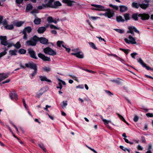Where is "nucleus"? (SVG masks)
Returning a JSON list of instances; mask_svg holds the SVG:
<instances>
[{"label":"nucleus","instance_id":"44","mask_svg":"<svg viewBox=\"0 0 153 153\" xmlns=\"http://www.w3.org/2000/svg\"><path fill=\"white\" fill-rule=\"evenodd\" d=\"M43 69L44 71L48 72L51 71V68L49 67H45L43 68Z\"/></svg>","mask_w":153,"mask_h":153},{"label":"nucleus","instance_id":"36","mask_svg":"<svg viewBox=\"0 0 153 153\" xmlns=\"http://www.w3.org/2000/svg\"><path fill=\"white\" fill-rule=\"evenodd\" d=\"M122 79H120V80H117V79L112 80H111V82H115L116 83H117V84H120L121 83V81H122Z\"/></svg>","mask_w":153,"mask_h":153},{"label":"nucleus","instance_id":"39","mask_svg":"<svg viewBox=\"0 0 153 153\" xmlns=\"http://www.w3.org/2000/svg\"><path fill=\"white\" fill-rule=\"evenodd\" d=\"M132 18L134 20L137 21L138 20L137 14H134L132 15Z\"/></svg>","mask_w":153,"mask_h":153},{"label":"nucleus","instance_id":"42","mask_svg":"<svg viewBox=\"0 0 153 153\" xmlns=\"http://www.w3.org/2000/svg\"><path fill=\"white\" fill-rule=\"evenodd\" d=\"M50 26L51 29H54L57 30H59L60 29L59 28L57 27L52 24Z\"/></svg>","mask_w":153,"mask_h":153},{"label":"nucleus","instance_id":"31","mask_svg":"<svg viewBox=\"0 0 153 153\" xmlns=\"http://www.w3.org/2000/svg\"><path fill=\"white\" fill-rule=\"evenodd\" d=\"M132 6L134 8L137 9L140 7V4L136 2H133L132 3Z\"/></svg>","mask_w":153,"mask_h":153},{"label":"nucleus","instance_id":"5","mask_svg":"<svg viewBox=\"0 0 153 153\" xmlns=\"http://www.w3.org/2000/svg\"><path fill=\"white\" fill-rule=\"evenodd\" d=\"M106 11L107 12L102 15L105 16L109 18H111L114 15V12L113 11H111L110 9L108 8L106 9Z\"/></svg>","mask_w":153,"mask_h":153},{"label":"nucleus","instance_id":"63","mask_svg":"<svg viewBox=\"0 0 153 153\" xmlns=\"http://www.w3.org/2000/svg\"><path fill=\"white\" fill-rule=\"evenodd\" d=\"M120 149L123 150L124 151H126V149H127V148H124L123 146H120Z\"/></svg>","mask_w":153,"mask_h":153},{"label":"nucleus","instance_id":"61","mask_svg":"<svg viewBox=\"0 0 153 153\" xmlns=\"http://www.w3.org/2000/svg\"><path fill=\"white\" fill-rule=\"evenodd\" d=\"M51 33L52 34H54V35H56L57 34V32L56 31L54 30H52L51 31Z\"/></svg>","mask_w":153,"mask_h":153},{"label":"nucleus","instance_id":"52","mask_svg":"<svg viewBox=\"0 0 153 153\" xmlns=\"http://www.w3.org/2000/svg\"><path fill=\"white\" fill-rule=\"evenodd\" d=\"M89 18L90 19H91L92 20H96L99 18V17L97 16H89Z\"/></svg>","mask_w":153,"mask_h":153},{"label":"nucleus","instance_id":"40","mask_svg":"<svg viewBox=\"0 0 153 153\" xmlns=\"http://www.w3.org/2000/svg\"><path fill=\"white\" fill-rule=\"evenodd\" d=\"M90 46L93 49L97 50V48L96 47L95 45L92 42H90L89 43Z\"/></svg>","mask_w":153,"mask_h":153},{"label":"nucleus","instance_id":"16","mask_svg":"<svg viewBox=\"0 0 153 153\" xmlns=\"http://www.w3.org/2000/svg\"><path fill=\"white\" fill-rule=\"evenodd\" d=\"M24 21H19L14 22H13V25L17 27H20L25 23Z\"/></svg>","mask_w":153,"mask_h":153},{"label":"nucleus","instance_id":"49","mask_svg":"<svg viewBox=\"0 0 153 153\" xmlns=\"http://www.w3.org/2000/svg\"><path fill=\"white\" fill-rule=\"evenodd\" d=\"M139 120V117L137 115H135L133 118V120L135 122H137Z\"/></svg>","mask_w":153,"mask_h":153},{"label":"nucleus","instance_id":"64","mask_svg":"<svg viewBox=\"0 0 153 153\" xmlns=\"http://www.w3.org/2000/svg\"><path fill=\"white\" fill-rule=\"evenodd\" d=\"M137 149L139 150H143V148L140 145H138L137 146Z\"/></svg>","mask_w":153,"mask_h":153},{"label":"nucleus","instance_id":"38","mask_svg":"<svg viewBox=\"0 0 153 153\" xmlns=\"http://www.w3.org/2000/svg\"><path fill=\"white\" fill-rule=\"evenodd\" d=\"M5 50L4 51L0 53V57H1L5 55L7 53V52L6 51L8 50V49H7L6 48H5Z\"/></svg>","mask_w":153,"mask_h":153},{"label":"nucleus","instance_id":"29","mask_svg":"<svg viewBox=\"0 0 153 153\" xmlns=\"http://www.w3.org/2000/svg\"><path fill=\"white\" fill-rule=\"evenodd\" d=\"M134 27L133 26L128 27V30L127 31V33H131V34H134V33L133 31V30H134L133 27Z\"/></svg>","mask_w":153,"mask_h":153},{"label":"nucleus","instance_id":"53","mask_svg":"<svg viewBox=\"0 0 153 153\" xmlns=\"http://www.w3.org/2000/svg\"><path fill=\"white\" fill-rule=\"evenodd\" d=\"M103 121L105 125H106V124H108L109 123H111V121L109 120H108L106 119H103Z\"/></svg>","mask_w":153,"mask_h":153},{"label":"nucleus","instance_id":"46","mask_svg":"<svg viewBox=\"0 0 153 153\" xmlns=\"http://www.w3.org/2000/svg\"><path fill=\"white\" fill-rule=\"evenodd\" d=\"M109 6L116 10H117L118 9V6L115 5H113L112 4H109Z\"/></svg>","mask_w":153,"mask_h":153},{"label":"nucleus","instance_id":"51","mask_svg":"<svg viewBox=\"0 0 153 153\" xmlns=\"http://www.w3.org/2000/svg\"><path fill=\"white\" fill-rule=\"evenodd\" d=\"M45 91H43V92L42 93H38L36 94V97L37 98H39L41 96H42V94Z\"/></svg>","mask_w":153,"mask_h":153},{"label":"nucleus","instance_id":"12","mask_svg":"<svg viewBox=\"0 0 153 153\" xmlns=\"http://www.w3.org/2000/svg\"><path fill=\"white\" fill-rule=\"evenodd\" d=\"M138 16L141 17V19L143 20H147L150 17L148 14L146 13L140 14L138 15Z\"/></svg>","mask_w":153,"mask_h":153},{"label":"nucleus","instance_id":"14","mask_svg":"<svg viewBox=\"0 0 153 153\" xmlns=\"http://www.w3.org/2000/svg\"><path fill=\"white\" fill-rule=\"evenodd\" d=\"M71 54L72 55H74L79 58H83L84 57L83 53L80 52H78L76 53H71Z\"/></svg>","mask_w":153,"mask_h":153},{"label":"nucleus","instance_id":"37","mask_svg":"<svg viewBox=\"0 0 153 153\" xmlns=\"http://www.w3.org/2000/svg\"><path fill=\"white\" fill-rule=\"evenodd\" d=\"M114 30L117 32L121 34L123 33L124 32V30L123 29H114Z\"/></svg>","mask_w":153,"mask_h":153},{"label":"nucleus","instance_id":"45","mask_svg":"<svg viewBox=\"0 0 153 153\" xmlns=\"http://www.w3.org/2000/svg\"><path fill=\"white\" fill-rule=\"evenodd\" d=\"M120 49L122 50L126 54H127L129 52L130 50L128 49H125L122 48H120Z\"/></svg>","mask_w":153,"mask_h":153},{"label":"nucleus","instance_id":"9","mask_svg":"<svg viewBox=\"0 0 153 153\" xmlns=\"http://www.w3.org/2000/svg\"><path fill=\"white\" fill-rule=\"evenodd\" d=\"M54 0H45L44 2L46 3L47 1L48 2L46 4H45L46 6L47 7H55V6H53L52 4L54 2Z\"/></svg>","mask_w":153,"mask_h":153},{"label":"nucleus","instance_id":"25","mask_svg":"<svg viewBox=\"0 0 153 153\" xmlns=\"http://www.w3.org/2000/svg\"><path fill=\"white\" fill-rule=\"evenodd\" d=\"M116 19L118 22H123L125 21V19L121 16H117Z\"/></svg>","mask_w":153,"mask_h":153},{"label":"nucleus","instance_id":"17","mask_svg":"<svg viewBox=\"0 0 153 153\" xmlns=\"http://www.w3.org/2000/svg\"><path fill=\"white\" fill-rule=\"evenodd\" d=\"M62 2L65 3L67 4V5L70 6H71L73 5V3H75V2L72 1L70 0H63Z\"/></svg>","mask_w":153,"mask_h":153},{"label":"nucleus","instance_id":"58","mask_svg":"<svg viewBox=\"0 0 153 153\" xmlns=\"http://www.w3.org/2000/svg\"><path fill=\"white\" fill-rule=\"evenodd\" d=\"M137 53H131V56L133 58H135V56L137 55Z\"/></svg>","mask_w":153,"mask_h":153},{"label":"nucleus","instance_id":"19","mask_svg":"<svg viewBox=\"0 0 153 153\" xmlns=\"http://www.w3.org/2000/svg\"><path fill=\"white\" fill-rule=\"evenodd\" d=\"M39 77L40 80L42 81H46L49 82H51V81L50 79H48L45 76H40Z\"/></svg>","mask_w":153,"mask_h":153},{"label":"nucleus","instance_id":"48","mask_svg":"<svg viewBox=\"0 0 153 153\" xmlns=\"http://www.w3.org/2000/svg\"><path fill=\"white\" fill-rule=\"evenodd\" d=\"M23 34L24 35L23 38L25 39H27V36L26 33L25 31H22Z\"/></svg>","mask_w":153,"mask_h":153},{"label":"nucleus","instance_id":"13","mask_svg":"<svg viewBox=\"0 0 153 153\" xmlns=\"http://www.w3.org/2000/svg\"><path fill=\"white\" fill-rule=\"evenodd\" d=\"M9 74L7 73L0 74V82L4 80L9 76Z\"/></svg>","mask_w":153,"mask_h":153},{"label":"nucleus","instance_id":"43","mask_svg":"<svg viewBox=\"0 0 153 153\" xmlns=\"http://www.w3.org/2000/svg\"><path fill=\"white\" fill-rule=\"evenodd\" d=\"M47 7L46 6L45 4H42V5L39 6L37 7V9L39 10H41L43 8Z\"/></svg>","mask_w":153,"mask_h":153},{"label":"nucleus","instance_id":"27","mask_svg":"<svg viewBox=\"0 0 153 153\" xmlns=\"http://www.w3.org/2000/svg\"><path fill=\"white\" fill-rule=\"evenodd\" d=\"M32 30V29L31 27L28 26L25 27L23 30V31H25L26 33L27 32L28 33H30Z\"/></svg>","mask_w":153,"mask_h":153},{"label":"nucleus","instance_id":"22","mask_svg":"<svg viewBox=\"0 0 153 153\" xmlns=\"http://www.w3.org/2000/svg\"><path fill=\"white\" fill-rule=\"evenodd\" d=\"M46 30V27H39L37 30L38 32L39 33H42Z\"/></svg>","mask_w":153,"mask_h":153},{"label":"nucleus","instance_id":"34","mask_svg":"<svg viewBox=\"0 0 153 153\" xmlns=\"http://www.w3.org/2000/svg\"><path fill=\"white\" fill-rule=\"evenodd\" d=\"M124 16L125 17V21H127L129 20V14L128 13H126L124 14Z\"/></svg>","mask_w":153,"mask_h":153},{"label":"nucleus","instance_id":"26","mask_svg":"<svg viewBox=\"0 0 153 153\" xmlns=\"http://www.w3.org/2000/svg\"><path fill=\"white\" fill-rule=\"evenodd\" d=\"M33 6L31 4H28L26 7L25 11L26 12H27L31 10L33 8Z\"/></svg>","mask_w":153,"mask_h":153},{"label":"nucleus","instance_id":"3","mask_svg":"<svg viewBox=\"0 0 153 153\" xmlns=\"http://www.w3.org/2000/svg\"><path fill=\"white\" fill-rule=\"evenodd\" d=\"M91 6L94 7L96 8H92V9L95 10L99 11H105L106 9L104 7L100 5L92 4H91Z\"/></svg>","mask_w":153,"mask_h":153},{"label":"nucleus","instance_id":"21","mask_svg":"<svg viewBox=\"0 0 153 153\" xmlns=\"http://www.w3.org/2000/svg\"><path fill=\"white\" fill-rule=\"evenodd\" d=\"M12 46H14L17 49H19L21 47V45L19 42H17L16 44L14 45H13V43H10V47Z\"/></svg>","mask_w":153,"mask_h":153},{"label":"nucleus","instance_id":"18","mask_svg":"<svg viewBox=\"0 0 153 153\" xmlns=\"http://www.w3.org/2000/svg\"><path fill=\"white\" fill-rule=\"evenodd\" d=\"M35 16V19L34 20L33 22L36 25H39L40 24L41 20V19L38 18L36 14L34 15Z\"/></svg>","mask_w":153,"mask_h":153},{"label":"nucleus","instance_id":"28","mask_svg":"<svg viewBox=\"0 0 153 153\" xmlns=\"http://www.w3.org/2000/svg\"><path fill=\"white\" fill-rule=\"evenodd\" d=\"M149 4H140V7L143 9H145L149 7Z\"/></svg>","mask_w":153,"mask_h":153},{"label":"nucleus","instance_id":"11","mask_svg":"<svg viewBox=\"0 0 153 153\" xmlns=\"http://www.w3.org/2000/svg\"><path fill=\"white\" fill-rule=\"evenodd\" d=\"M25 65L26 67L33 69L34 70L37 69V66L36 64L33 63H30L28 64H26Z\"/></svg>","mask_w":153,"mask_h":153},{"label":"nucleus","instance_id":"33","mask_svg":"<svg viewBox=\"0 0 153 153\" xmlns=\"http://www.w3.org/2000/svg\"><path fill=\"white\" fill-rule=\"evenodd\" d=\"M117 114L121 120L123 121L125 123H126L127 124H128V123L126 121V120H125V119L124 118L123 116H122L120 114L118 113H117Z\"/></svg>","mask_w":153,"mask_h":153},{"label":"nucleus","instance_id":"56","mask_svg":"<svg viewBox=\"0 0 153 153\" xmlns=\"http://www.w3.org/2000/svg\"><path fill=\"white\" fill-rule=\"evenodd\" d=\"M76 88H81V89H83L84 86H83V85H79L78 86H76Z\"/></svg>","mask_w":153,"mask_h":153},{"label":"nucleus","instance_id":"2","mask_svg":"<svg viewBox=\"0 0 153 153\" xmlns=\"http://www.w3.org/2000/svg\"><path fill=\"white\" fill-rule=\"evenodd\" d=\"M43 51L45 54L54 56L56 54V52L49 47H47L43 49Z\"/></svg>","mask_w":153,"mask_h":153},{"label":"nucleus","instance_id":"50","mask_svg":"<svg viewBox=\"0 0 153 153\" xmlns=\"http://www.w3.org/2000/svg\"><path fill=\"white\" fill-rule=\"evenodd\" d=\"M67 105V101H63V106L62 107V108L65 107Z\"/></svg>","mask_w":153,"mask_h":153},{"label":"nucleus","instance_id":"60","mask_svg":"<svg viewBox=\"0 0 153 153\" xmlns=\"http://www.w3.org/2000/svg\"><path fill=\"white\" fill-rule=\"evenodd\" d=\"M88 148L89 149H90L93 152H94V153H97V152L94 149H92L88 146H87Z\"/></svg>","mask_w":153,"mask_h":153},{"label":"nucleus","instance_id":"55","mask_svg":"<svg viewBox=\"0 0 153 153\" xmlns=\"http://www.w3.org/2000/svg\"><path fill=\"white\" fill-rule=\"evenodd\" d=\"M146 116L148 117H153V114L152 113H147L146 114Z\"/></svg>","mask_w":153,"mask_h":153},{"label":"nucleus","instance_id":"24","mask_svg":"<svg viewBox=\"0 0 153 153\" xmlns=\"http://www.w3.org/2000/svg\"><path fill=\"white\" fill-rule=\"evenodd\" d=\"M14 97L15 100H16L17 99V96L16 93H11L10 94V98L12 100L13 99V97Z\"/></svg>","mask_w":153,"mask_h":153},{"label":"nucleus","instance_id":"4","mask_svg":"<svg viewBox=\"0 0 153 153\" xmlns=\"http://www.w3.org/2000/svg\"><path fill=\"white\" fill-rule=\"evenodd\" d=\"M0 40L1 45L5 46L7 45L8 47H10V44L7 42L6 36H0Z\"/></svg>","mask_w":153,"mask_h":153},{"label":"nucleus","instance_id":"23","mask_svg":"<svg viewBox=\"0 0 153 153\" xmlns=\"http://www.w3.org/2000/svg\"><path fill=\"white\" fill-rule=\"evenodd\" d=\"M2 24L4 26V27L6 29L10 30V25H7V22L6 19L4 20V21H2Z\"/></svg>","mask_w":153,"mask_h":153},{"label":"nucleus","instance_id":"30","mask_svg":"<svg viewBox=\"0 0 153 153\" xmlns=\"http://www.w3.org/2000/svg\"><path fill=\"white\" fill-rule=\"evenodd\" d=\"M53 2L54 4L53 5L55 7H53L54 8H56L57 7L61 6L62 5L61 3L59 1H56Z\"/></svg>","mask_w":153,"mask_h":153},{"label":"nucleus","instance_id":"41","mask_svg":"<svg viewBox=\"0 0 153 153\" xmlns=\"http://www.w3.org/2000/svg\"><path fill=\"white\" fill-rule=\"evenodd\" d=\"M53 20V18L51 16H49L47 18V21L48 23L52 22Z\"/></svg>","mask_w":153,"mask_h":153},{"label":"nucleus","instance_id":"47","mask_svg":"<svg viewBox=\"0 0 153 153\" xmlns=\"http://www.w3.org/2000/svg\"><path fill=\"white\" fill-rule=\"evenodd\" d=\"M63 42L62 41H58L57 42V45L58 46L60 47L61 46V45H62V44L63 43Z\"/></svg>","mask_w":153,"mask_h":153},{"label":"nucleus","instance_id":"1","mask_svg":"<svg viewBox=\"0 0 153 153\" xmlns=\"http://www.w3.org/2000/svg\"><path fill=\"white\" fill-rule=\"evenodd\" d=\"M38 41H39L38 37L35 35L30 38L29 40L27 41L26 44L27 45L35 46L36 45Z\"/></svg>","mask_w":153,"mask_h":153},{"label":"nucleus","instance_id":"59","mask_svg":"<svg viewBox=\"0 0 153 153\" xmlns=\"http://www.w3.org/2000/svg\"><path fill=\"white\" fill-rule=\"evenodd\" d=\"M37 69L34 70V72L31 74V75L32 76H34L37 73Z\"/></svg>","mask_w":153,"mask_h":153},{"label":"nucleus","instance_id":"62","mask_svg":"<svg viewBox=\"0 0 153 153\" xmlns=\"http://www.w3.org/2000/svg\"><path fill=\"white\" fill-rule=\"evenodd\" d=\"M105 91L106 92V93L107 94L111 96V95H113L112 93H111V92L110 91H107V90H105Z\"/></svg>","mask_w":153,"mask_h":153},{"label":"nucleus","instance_id":"54","mask_svg":"<svg viewBox=\"0 0 153 153\" xmlns=\"http://www.w3.org/2000/svg\"><path fill=\"white\" fill-rule=\"evenodd\" d=\"M62 46L63 48H65V49L66 51H68V52H70L71 49L70 48H66L65 46V45H62Z\"/></svg>","mask_w":153,"mask_h":153},{"label":"nucleus","instance_id":"57","mask_svg":"<svg viewBox=\"0 0 153 153\" xmlns=\"http://www.w3.org/2000/svg\"><path fill=\"white\" fill-rule=\"evenodd\" d=\"M38 146H39L44 151H45V150L46 149L43 145H41V144H39L38 145Z\"/></svg>","mask_w":153,"mask_h":153},{"label":"nucleus","instance_id":"15","mask_svg":"<svg viewBox=\"0 0 153 153\" xmlns=\"http://www.w3.org/2000/svg\"><path fill=\"white\" fill-rule=\"evenodd\" d=\"M39 39V41L40 42L43 44H47L48 40L44 37H38Z\"/></svg>","mask_w":153,"mask_h":153},{"label":"nucleus","instance_id":"8","mask_svg":"<svg viewBox=\"0 0 153 153\" xmlns=\"http://www.w3.org/2000/svg\"><path fill=\"white\" fill-rule=\"evenodd\" d=\"M28 53L30 55V57L33 58L37 59V57L36 56V53L32 49L29 48L28 49Z\"/></svg>","mask_w":153,"mask_h":153},{"label":"nucleus","instance_id":"10","mask_svg":"<svg viewBox=\"0 0 153 153\" xmlns=\"http://www.w3.org/2000/svg\"><path fill=\"white\" fill-rule=\"evenodd\" d=\"M138 62H139L143 67H145L147 70H150L151 68L149 66H147L146 64L144 63L142 59L140 58L138 60Z\"/></svg>","mask_w":153,"mask_h":153},{"label":"nucleus","instance_id":"35","mask_svg":"<svg viewBox=\"0 0 153 153\" xmlns=\"http://www.w3.org/2000/svg\"><path fill=\"white\" fill-rule=\"evenodd\" d=\"M26 50L23 49H20L19 51V53L21 54H24L26 53Z\"/></svg>","mask_w":153,"mask_h":153},{"label":"nucleus","instance_id":"6","mask_svg":"<svg viewBox=\"0 0 153 153\" xmlns=\"http://www.w3.org/2000/svg\"><path fill=\"white\" fill-rule=\"evenodd\" d=\"M128 38L129 39V40L127 38H125L124 39L126 43L128 44L131 43L132 44H137L136 42L135 41V39L131 36L129 35Z\"/></svg>","mask_w":153,"mask_h":153},{"label":"nucleus","instance_id":"32","mask_svg":"<svg viewBox=\"0 0 153 153\" xmlns=\"http://www.w3.org/2000/svg\"><path fill=\"white\" fill-rule=\"evenodd\" d=\"M17 51L16 50H10V55H17L16 53Z\"/></svg>","mask_w":153,"mask_h":153},{"label":"nucleus","instance_id":"20","mask_svg":"<svg viewBox=\"0 0 153 153\" xmlns=\"http://www.w3.org/2000/svg\"><path fill=\"white\" fill-rule=\"evenodd\" d=\"M120 11L121 12H125L128 10V7L124 5H120Z\"/></svg>","mask_w":153,"mask_h":153},{"label":"nucleus","instance_id":"7","mask_svg":"<svg viewBox=\"0 0 153 153\" xmlns=\"http://www.w3.org/2000/svg\"><path fill=\"white\" fill-rule=\"evenodd\" d=\"M38 57L44 61H50L51 60L50 57L45 56L44 54L42 53H39L38 55Z\"/></svg>","mask_w":153,"mask_h":153}]
</instances>
